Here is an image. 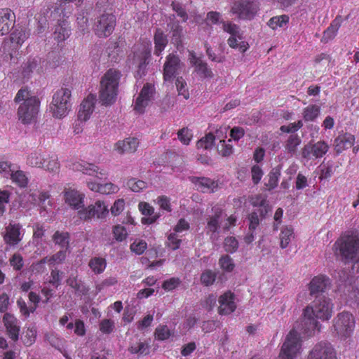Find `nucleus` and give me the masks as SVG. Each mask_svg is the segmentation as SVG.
Masks as SVG:
<instances>
[{
	"instance_id": "obj_1",
	"label": "nucleus",
	"mask_w": 359,
	"mask_h": 359,
	"mask_svg": "<svg viewBox=\"0 0 359 359\" xmlns=\"http://www.w3.org/2000/svg\"><path fill=\"white\" fill-rule=\"evenodd\" d=\"M333 306L330 299L316 296L312 305L304 309L301 323L287 335L277 359H294L302 348L300 334L310 337L319 332L321 325L317 319L328 320L332 316Z\"/></svg>"
},
{
	"instance_id": "obj_2",
	"label": "nucleus",
	"mask_w": 359,
	"mask_h": 359,
	"mask_svg": "<svg viewBox=\"0 0 359 359\" xmlns=\"http://www.w3.org/2000/svg\"><path fill=\"white\" fill-rule=\"evenodd\" d=\"M337 257L345 264L359 262V237L355 231H346L334 244Z\"/></svg>"
},
{
	"instance_id": "obj_3",
	"label": "nucleus",
	"mask_w": 359,
	"mask_h": 359,
	"mask_svg": "<svg viewBox=\"0 0 359 359\" xmlns=\"http://www.w3.org/2000/svg\"><path fill=\"white\" fill-rule=\"evenodd\" d=\"M19 103L18 109V119L23 124H30L34 121L39 110V100L27 88H21L14 99Z\"/></svg>"
},
{
	"instance_id": "obj_4",
	"label": "nucleus",
	"mask_w": 359,
	"mask_h": 359,
	"mask_svg": "<svg viewBox=\"0 0 359 359\" xmlns=\"http://www.w3.org/2000/svg\"><path fill=\"white\" fill-rule=\"evenodd\" d=\"M121 76L119 71L111 69L102 76L100 90L102 104L110 105L116 101Z\"/></svg>"
},
{
	"instance_id": "obj_5",
	"label": "nucleus",
	"mask_w": 359,
	"mask_h": 359,
	"mask_svg": "<svg viewBox=\"0 0 359 359\" xmlns=\"http://www.w3.org/2000/svg\"><path fill=\"white\" fill-rule=\"evenodd\" d=\"M212 214L207 217L205 231L210 234L211 239H217L222 230L227 231L231 226H235L236 218L231 215L223 222V210L215 205L212 208Z\"/></svg>"
},
{
	"instance_id": "obj_6",
	"label": "nucleus",
	"mask_w": 359,
	"mask_h": 359,
	"mask_svg": "<svg viewBox=\"0 0 359 359\" xmlns=\"http://www.w3.org/2000/svg\"><path fill=\"white\" fill-rule=\"evenodd\" d=\"M71 96V90L67 88H62L54 93L50 104L53 117L62 118L68 114L72 108Z\"/></svg>"
},
{
	"instance_id": "obj_7",
	"label": "nucleus",
	"mask_w": 359,
	"mask_h": 359,
	"mask_svg": "<svg viewBox=\"0 0 359 359\" xmlns=\"http://www.w3.org/2000/svg\"><path fill=\"white\" fill-rule=\"evenodd\" d=\"M50 195L48 191H29L24 194L20 200V205L22 208L30 209L32 205H38L40 208V213L44 216L43 212H48L53 206L50 200Z\"/></svg>"
},
{
	"instance_id": "obj_8",
	"label": "nucleus",
	"mask_w": 359,
	"mask_h": 359,
	"mask_svg": "<svg viewBox=\"0 0 359 359\" xmlns=\"http://www.w3.org/2000/svg\"><path fill=\"white\" fill-rule=\"evenodd\" d=\"M151 44L149 41H142L133 46V54L129 56V60L137 67V74L140 76L146 73V67L151 56Z\"/></svg>"
},
{
	"instance_id": "obj_9",
	"label": "nucleus",
	"mask_w": 359,
	"mask_h": 359,
	"mask_svg": "<svg viewBox=\"0 0 359 359\" xmlns=\"http://www.w3.org/2000/svg\"><path fill=\"white\" fill-rule=\"evenodd\" d=\"M355 323V318L351 313H339L333 320L334 331L341 339H346L353 334Z\"/></svg>"
},
{
	"instance_id": "obj_10",
	"label": "nucleus",
	"mask_w": 359,
	"mask_h": 359,
	"mask_svg": "<svg viewBox=\"0 0 359 359\" xmlns=\"http://www.w3.org/2000/svg\"><path fill=\"white\" fill-rule=\"evenodd\" d=\"M259 8V4L255 1L241 0L233 4L230 13L236 15L239 19L251 20L256 15Z\"/></svg>"
},
{
	"instance_id": "obj_11",
	"label": "nucleus",
	"mask_w": 359,
	"mask_h": 359,
	"mask_svg": "<svg viewBox=\"0 0 359 359\" xmlns=\"http://www.w3.org/2000/svg\"><path fill=\"white\" fill-rule=\"evenodd\" d=\"M116 25V17L111 13H104L97 17L93 29L98 37H107L111 34Z\"/></svg>"
},
{
	"instance_id": "obj_12",
	"label": "nucleus",
	"mask_w": 359,
	"mask_h": 359,
	"mask_svg": "<svg viewBox=\"0 0 359 359\" xmlns=\"http://www.w3.org/2000/svg\"><path fill=\"white\" fill-rule=\"evenodd\" d=\"M156 93L154 86L151 83H146L137 94L134 104V110L140 114L144 112L153 101Z\"/></svg>"
},
{
	"instance_id": "obj_13",
	"label": "nucleus",
	"mask_w": 359,
	"mask_h": 359,
	"mask_svg": "<svg viewBox=\"0 0 359 359\" xmlns=\"http://www.w3.org/2000/svg\"><path fill=\"white\" fill-rule=\"evenodd\" d=\"M109 213L107 205L102 201H97L94 204L88 205L78 212L80 219L89 220L93 217L103 219Z\"/></svg>"
},
{
	"instance_id": "obj_14",
	"label": "nucleus",
	"mask_w": 359,
	"mask_h": 359,
	"mask_svg": "<svg viewBox=\"0 0 359 359\" xmlns=\"http://www.w3.org/2000/svg\"><path fill=\"white\" fill-rule=\"evenodd\" d=\"M25 229L20 223L10 222L6 227L3 234L5 243L9 246L17 245L22 240Z\"/></svg>"
},
{
	"instance_id": "obj_15",
	"label": "nucleus",
	"mask_w": 359,
	"mask_h": 359,
	"mask_svg": "<svg viewBox=\"0 0 359 359\" xmlns=\"http://www.w3.org/2000/svg\"><path fill=\"white\" fill-rule=\"evenodd\" d=\"M72 168L74 171H79L83 174L94 176L98 179L106 177L108 175L105 170L100 168L95 164L85 161H78L72 163Z\"/></svg>"
},
{
	"instance_id": "obj_16",
	"label": "nucleus",
	"mask_w": 359,
	"mask_h": 359,
	"mask_svg": "<svg viewBox=\"0 0 359 359\" xmlns=\"http://www.w3.org/2000/svg\"><path fill=\"white\" fill-rule=\"evenodd\" d=\"M329 146L324 141H318L311 144H309L304 146L302 149V157L311 160L323 157L328 151Z\"/></svg>"
},
{
	"instance_id": "obj_17",
	"label": "nucleus",
	"mask_w": 359,
	"mask_h": 359,
	"mask_svg": "<svg viewBox=\"0 0 359 359\" xmlns=\"http://www.w3.org/2000/svg\"><path fill=\"white\" fill-rule=\"evenodd\" d=\"M308 359H337L334 348L329 343L320 342L311 351Z\"/></svg>"
},
{
	"instance_id": "obj_18",
	"label": "nucleus",
	"mask_w": 359,
	"mask_h": 359,
	"mask_svg": "<svg viewBox=\"0 0 359 359\" xmlns=\"http://www.w3.org/2000/svg\"><path fill=\"white\" fill-rule=\"evenodd\" d=\"M181 63L179 57L174 54H169L163 67V77L165 81H170L175 76Z\"/></svg>"
},
{
	"instance_id": "obj_19",
	"label": "nucleus",
	"mask_w": 359,
	"mask_h": 359,
	"mask_svg": "<svg viewBox=\"0 0 359 359\" xmlns=\"http://www.w3.org/2000/svg\"><path fill=\"white\" fill-rule=\"evenodd\" d=\"M64 198L67 204L73 209L79 210L83 208L85 194L78 190L73 189H65L64 190Z\"/></svg>"
},
{
	"instance_id": "obj_20",
	"label": "nucleus",
	"mask_w": 359,
	"mask_h": 359,
	"mask_svg": "<svg viewBox=\"0 0 359 359\" xmlns=\"http://www.w3.org/2000/svg\"><path fill=\"white\" fill-rule=\"evenodd\" d=\"M222 29L224 32L230 34L228 39L229 46L233 48H237L238 41L243 39V32L239 26L231 22H222Z\"/></svg>"
},
{
	"instance_id": "obj_21",
	"label": "nucleus",
	"mask_w": 359,
	"mask_h": 359,
	"mask_svg": "<svg viewBox=\"0 0 359 359\" xmlns=\"http://www.w3.org/2000/svg\"><path fill=\"white\" fill-rule=\"evenodd\" d=\"M3 322L9 337L16 341L19 338L20 322L12 314L6 313L3 317Z\"/></svg>"
},
{
	"instance_id": "obj_22",
	"label": "nucleus",
	"mask_w": 359,
	"mask_h": 359,
	"mask_svg": "<svg viewBox=\"0 0 359 359\" xmlns=\"http://www.w3.org/2000/svg\"><path fill=\"white\" fill-rule=\"evenodd\" d=\"M96 102V96L92 94L88 95L87 97L83 100L78 113V118L79 121H86L90 118L95 109Z\"/></svg>"
},
{
	"instance_id": "obj_23",
	"label": "nucleus",
	"mask_w": 359,
	"mask_h": 359,
	"mask_svg": "<svg viewBox=\"0 0 359 359\" xmlns=\"http://www.w3.org/2000/svg\"><path fill=\"white\" fill-rule=\"evenodd\" d=\"M218 312L221 315H229L233 312L236 308L235 296L231 292H226L219 298Z\"/></svg>"
},
{
	"instance_id": "obj_24",
	"label": "nucleus",
	"mask_w": 359,
	"mask_h": 359,
	"mask_svg": "<svg viewBox=\"0 0 359 359\" xmlns=\"http://www.w3.org/2000/svg\"><path fill=\"white\" fill-rule=\"evenodd\" d=\"M139 145V141L135 137H127L125 140L118 141L114 147V149L119 154L125 153H134Z\"/></svg>"
},
{
	"instance_id": "obj_25",
	"label": "nucleus",
	"mask_w": 359,
	"mask_h": 359,
	"mask_svg": "<svg viewBox=\"0 0 359 359\" xmlns=\"http://www.w3.org/2000/svg\"><path fill=\"white\" fill-rule=\"evenodd\" d=\"M15 15L9 8L0 9V35L7 34L13 27Z\"/></svg>"
},
{
	"instance_id": "obj_26",
	"label": "nucleus",
	"mask_w": 359,
	"mask_h": 359,
	"mask_svg": "<svg viewBox=\"0 0 359 359\" xmlns=\"http://www.w3.org/2000/svg\"><path fill=\"white\" fill-rule=\"evenodd\" d=\"M138 208L140 212L144 215L142 219V223L144 224H151L160 217L159 214L154 212V208L147 202H140Z\"/></svg>"
},
{
	"instance_id": "obj_27",
	"label": "nucleus",
	"mask_w": 359,
	"mask_h": 359,
	"mask_svg": "<svg viewBox=\"0 0 359 359\" xmlns=\"http://www.w3.org/2000/svg\"><path fill=\"white\" fill-rule=\"evenodd\" d=\"M87 187L92 191L102 194H111L118 192V187L111 182L101 184L95 181L87 182Z\"/></svg>"
},
{
	"instance_id": "obj_28",
	"label": "nucleus",
	"mask_w": 359,
	"mask_h": 359,
	"mask_svg": "<svg viewBox=\"0 0 359 359\" xmlns=\"http://www.w3.org/2000/svg\"><path fill=\"white\" fill-rule=\"evenodd\" d=\"M191 182L203 192H214L218 185L216 181L207 177H192Z\"/></svg>"
},
{
	"instance_id": "obj_29",
	"label": "nucleus",
	"mask_w": 359,
	"mask_h": 359,
	"mask_svg": "<svg viewBox=\"0 0 359 359\" xmlns=\"http://www.w3.org/2000/svg\"><path fill=\"white\" fill-rule=\"evenodd\" d=\"M354 142L355 137L351 134L345 133L339 135L334 140V149L337 154H339L344 149L351 148Z\"/></svg>"
},
{
	"instance_id": "obj_30",
	"label": "nucleus",
	"mask_w": 359,
	"mask_h": 359,
	"mask_svg": "<svg viewBox=\"0 0 359 359\" xmlns=\"http://www.w3.org/2000/svg\"><path fill=\"white\" fill-rule=\"evenodd\" d=\"M46 152L41 149L32 151L27 155L26 163L31 167L42 169L43 162L46 160Z\"/></svg>"
},
{
	"instance_id": "obj_31",
	"label": "nucleus",
	"mask_w": 359,
	"mask_h": 359,
	"mask_svg": "<svg viewBox=\"0 0 359 359\" xmlns=\"http://www.w3.org/2000/svg\"><path fill=\"white\" fill-rule=\"evenodd\" d=\"M330 284L329 278L323 276L314 277L310 284L309 290L311 295L323 292Z\"/></svg>"
},
{
	"instance_id": "obj_32",
	"label": "nucleus",
	"mask_w": 359,
	"mask_h": 359,
	"mask_svg": "<svg viewBox=\"0 0 359 359\" xmlns=\"http://www.w3.org/2000/svg\"><path fill=\"white\" fill-rule=\"evenodd\" d=\"M191 62L196 67L197 73L204 78L212 77L213 74L207 64L204 63L201 59L196 57L194 54L191 53Z\"/></svg>"
},
{
	"instance_id": "obj_33",
	"label": "nucleus",
	"mask_w": 359,
	"mask_h": 359,
	"mask_svg": "<svg viewBox=\"0 0 359 359\" xmlns=\"http://www.w3.org/2000/svg\"><path fill=\"white\" fill-rule=\"evenodd\" d=\"M60 168V164L57 155L46 153L42 169L51 173H57Z\"/></svg>"
},
{
	"instance_id": "obj_34",
	"label": "nucleus",
	"mask_w": 359,
	"mask_h": 359,
	"mask_svg": "<svg viewBox=\"0 0 359 359\" xmlns=\"http://www.w3.org/2000/svg\"><path fill=\"white\" fill-rule=\"evenodd\" d=\"M301 143L302 140L297 134H291L285 142V151L292 156L297 153V148Z\"/></svg>"
},
{
	"instance_id": "obj_35",
	"label": "nucleus",
	"mask_w": 359,
	"mask_h": 359,
	"mask_svg": "<svg viewBox=\"0 0 359 359\" xmlns=\"http://www.w3.org/2000/svg\"><path fill=\"white\" fill-rule=\"evenodd\" d=\"M341 17H337L323 33V41L327 42L334 38L341 26Z\"/></svg>"
},
{
	"instance_id": "obj_36",
	"label": "nucleus",
	"mask_w": 359,
	"mask_h": 359,
	"mask_svg": "<svg viewBox=\"0 0 359 359\" xmlns=\"http://www.w3.org/2000/svg\"><path fill=\"white\" fill-rule=\"evenodd\" d=\"M167 43L168 39L166 36L161 29H157L154 34V54L156 55H159L165 49Z\"/></svg>"
},
{
	"instance_id": "obj_37",
	"label": "nucleus",
	"mask_w": 359,
	"mask_h": 359,
	"mask_svg": "<svg viewBox=\"0 0 359 359\" xmlns=\"http://www.w3.org/2000/svg\"><path fill=\"white\" fill-rule=\"evenodd\" d=\"M41 68V59L39 57L29 59L23 67L22 74L24 77H28L31 73L39 72Z\"/></svg>"
},
{
	"instance_id": "obj_38",
	"label": "nucleus",
	"mask_w": 359,
	"mask_h": 359,
	"mask_svg": "<svg viewBox=\"0 0 359 359\" xmlns=\"http://www.w3.org/2000/svg\"><path fill=\"white\" fill-rule=\"evenodd\" d=\"M294 238V230L291 226H285L281 229L280 233V247L285 248L291 241Z\"/></svg>"
},
{
	"instance_id": "obj_39",
	"label": "nucleus",
	"mask_w": 359,
	"mask_h": 359,
	"mask_svg": "<svg viewBox=\"0 0 359 359\" xmlns=\"http://www.w3.org/2000/svg\"><path fill=\"white\" fill-rule=\"evenodd\" d=\"M9 177L12 180L13 182L15 183L20 187H25L28 184V177L22 170H15L13 169Z\"/></svg>"
},
{
	"instance_id": "obj_40",
	"label": "nucleus",
	"mask_w": 359,
	"mask_h": 359,
	"mask_svg": "<svg viewBox=\"0 0 359 359\" xmlns=\"http://www.w3.org/2000/svg\"><path fill=\"white\" fill-rule=\"evenodd\" d=\"M320 112V107L316 104L309 105L303 111L304 119L306 121H313L319 116Z\"/></svg>"
},
{
	"instance_id": "obj_41",
	"label": "nucleus",
	"mask_w": 359,
	"mask_h": 359,
	"mask_svg": "<svg viewBox=\"0 0 359 359\" xmlns=\"http://www.w3.org/2000/svg\"><path fill=\"white\" fill-rule=\"evenodd\" d=\"M53 240L56 245L67 250L69 243V236L67 232L56 231L53 236Z\"/></svg>"
},
{
	"instance_id": "obj_42",
	"label": "nucleus",
	"mask_w": 359,
	"mask_h": 359,
	"mask_svg": "<svg viewBox=\"0 0 359 359\" xmlns=\"http://www.w3.org/2000/svg\"><path fill=\"white\" fill-rule=\"evenodd\" d=\"M88 266L94 273L99 274L104 271L107 263L104 258L94 257L90 260Z\"/></svg>"
},
{
	"instance_id": "obj_43",
	"label": "nucleus",
	"mask_w": 359,
	"mask_h": 359,
	"mask_svg": "<svg viewBox=\"0 0 359 359\" xmlns=\"http://www.w3.org/2000/svg\"><path fill=\"white\" fill-rule=\"evenodd\" d=\"M29 34L23 29H16L11 34V41L17 46L22 45L28 38Z\"/></svg>"
},
{
	"instance_id": "obj_44",
	"label": "nucleus",
	"mask_w": 359,
	"mask_h": 359,
	"mask_svg": "<svg viewBox=\"0 0 359 359\" xmlns=\"http://www.w3.org/2000/svg\"><path fill=\"white\" fill-rule=\"evenodd\" d=\"M70 29L65 23L56 27L54 32V38L58 42L63 41L69 36Z\"/></svg>"
},
{
	"instance_id": "obj_45",
	"label": "nucleus",
	"mask_w": 359,
	"mask_h": 359,
	"mask_svg": "<svg viewBox=\"0 0 359 359\" xmlns=\"http://www.w3.org/2000/svg\"><path fill=\"white\" fill-rule=\"evenodd\" d=\"M231 139H229L227 141L224 140H220L219 143L217 145V150L219 154L222 156H229L233 154V146L230 144Z\"/></svg>"
},
{
	"instance_id": "obj_46",
	"label": "nucleus",
	"mask_w": 359,
	"mask_h": 359,
	"mask_svg": "<svg viewBox=\"0 0 359 359\" xmlns=\"http://www.w3.org/2000/svg\"><path fill=\"white\" fill-rule=\"evenodd\" d=\"M280 176V169L279 168H275L271 170L268 175V182L266 183V186L269 190L277 187Z\"/></svg>"
},
{
	"instance_id": "obj_47",
	"label": "nucleus",
	"mask_w": 359,
	"mask_h": 359,
	"mask_svg": "<svg viewBox=\"0 0 359 359\" xmlns=\"http://www.w3.org/2000/svg\"><path fill=\"white\" fill-rule=\"evenodd\" d=\"M289 21V17L286 15L280 16H276L271 18L269 22L268 25L273 29H276L278 27H283Z\"/></svg>"
},
{
	"instance_id": "obj_48",
	"label": "nucleus",
	"mask_w": 359,
	"mask_h": 359,
	"mask_svg": "<svg viewBox=\"0 0 359 359\" xmlns=\"http://www.w3.org/2000/svg\"><path fill=\"white\" fill-rule=\"evenodd\" d=\"M11 192L9 190H0V217L6 212V205L10 201Z\"/></svg>"
},
{
	"instance_id": "obj_49",
	"label": "nucleus",
	"mask_w": 359,
	"mask_h": 359,
	"mask_svg": "<svg viewBox=\"0 0 359 359\" xmlns=\"http://www.w3.org/2000/svg\"><path fill=\"white\" fill-rule=\"evenodd\" d=\"M127 187L134 192H139L147 187V183L142 180L132 178L127 182Z\"/></svg>"
},
{
	"instance_id": "obj_50",
	"label": "nucleus",
	"mask_w": 359,
	"mask_h": 359,
	"mask_svg": "<svg viewBox=\"0 0 359 359\" xmlns=\"http://www.w3.org/2000/svg\"><path fill=\"white\" fill-rule=\"evenodd\" d=\"M171 336V332L166 325H158L155 330V337L158 340H165Z\"/></svg>"
},
{
	"instance_id": "obj_51",
	"label": "nucleus",
	"mask_w": 359,
	"mask_h": 359,
	"mask_svg": "<svg viewBox=\"0 0 359 359\" xmlns=\"http://www.w3.org/2000/svg\"><path fill=\"white\" fill-rule=\"evenodd\" d=\"M215 137L209 133L203 138L197 142L196 146L198 148H203L205 149H210L213 144Z\"/></svg>"
},
{
	"instance_id": "obj_52",
	"label": "nucleus",
	"mask_w": 359,
	"mask_h": 359,
	"mask_svg": "<svg viewBox=\"0 0 359 359\" xmlns=\"http://www.w3.org/2000/svg\"><path fill=\"white\" fill-rule=\"evenodd\" d=\"M48 264L50 265L62 263L66 258V250H61L51 257H46Z\"/></svg>"
},
{
	"instance_id": "obj_53",
	"label": "nucleus",
	"mask_w": 359,
	"mask_h": 359,
	"mask_svg": "<svg viewBox=\"0 0 359 359\" xmlns=\"http://www.w3.org/2000/svg\"><path fill=\"white\" fill-rule=\"evenodd\" d=\"M36 337V329L34 327H29L25 332L22 340L26 346H31L33 343H34Z\"/></svg>"
},
{
	"instance_id": "obj_54",
	"label": "nucleus",
	"mask_w": 359,
	"mask_h": 359,
	"mask_svg": "<svg viewBox=\"0 0 359 359\" xmlns=\"http://www.w3.org/2000/svg\"><path fill=\"white\" fill-rule=\"evenodd\" d=\"M130 351L132 353L147 354L149 352V346L144 342L139 341L133 344Z\"/></svg>"
},
{
	"instance_id": "obj_55",
	"label": "nucleus",
	"mask_w": 359,
	"mask_h": 359,
	"mask_svg": "<svg viewBox=\"0 0 359 359\" xmlns=\"http://www.w3.org/2000/svg\"><path fill=\"white\" fill-rule=\"evenodd\" d=\"M88 18L84 15L83 13L77 15L76 22L78 29L82 33V34H84L86 32H88Z\"/></svg>"
},
{
	"instance_id": "obj_56",
	"label": "nucleus",
	"mask_w": 359,
	"mask_h": 359,
	"mask_svg": "<svg viewBox=\"0 0 359 359\" xmlns=\"http://www.w3.org/2000/svg\"><path fill=\"white\" fill-rule=\"evenodd\" d=\"M177 136L178 139L182 144L188 145L193 137V135L190 130L184 128L178 131Z\"/></svg>"
},
{
	"instance_id": "obj_57",
	"label": "nucleus",
	"mask_w": 359,
	"mask_h": 359,
	"mask_svg": "<svg viewBox=\"0 0 359 359\" xmlns=\"http://www.w3.org/2000/svg\"><path fill=\"white\" fill-rule=\"evenodd\" d=\"M216 278V273L211 270H205L201 276V280L206 286L212 285Z\"/></svg>"
},
{
	"instance_id": "obj_58",
	"label": "nucleus",
	"mask_w": 359,
	"mask_h": 359,
	"mask_svg": "<svg viewBox=\"0 0 359 359\" xmlns=\"http://www.w3.org/2000/svg\"><path fill=\"white\" fill-rule=\"evenodd\" d=\"M147 244L142 240H135L131 245V250L137 255L142 254L147 249Z\"/></svg>"
},
{
	"instance_id": "obj_59",
	"label": "nucleus",
	"mask_w": 359,
	"mask_h": 359,
	"mask_svg": "<svg viewBox=\"0 0 359 359\" xmlns=\"http://www.w3.org/2000/svg\"><path fill=\"white\" fill-rule=\"evenodd\" d=\"M176 87L179 95H182L184 99H188L189 94L187 90V83L182 77H178L176 80Z\"/></svg>"
},
{
	"instance_id": "obj_60",
	"label": "nucleus",
	"mask_w": 359,
	"mask_h": 359,
	"mask_svg": "<svg viewBox=\"0 0 359 359\" xmlns=\"http://www.w3.org/2000/svg\"><path fill=\"white\" fill-rule=\"evenodd\" d=\"M10 264L15 270H21L24 265L22 255L19 253H15L10 259Z\"/></svg>"
},
{
	"instance_id": "obj_61",
	"label": "nucleus",
	"mask_w": 359,
	"mask_h": 359,
	"mask_svg": "<svg viewBox=\"0 0 359 359\" xmlns=\"http://www.w3.org/2000/svg\"><path fill=\"white\" fill-rule=\"evenodd\" d=\"M220 267L226 271H231L234 268V264L228 255L222 256L219 261Z\"/></svg>"
},
{
	"instance_id": "obj_62",
	"label": "nucleus",
	"mask_w": 359,
	"mask_h": 359,
	"mask_svg": "<svg viewBox=\"0 0 359 359\" xmlns=\"http://www.w3.org/2000/svg\"><path fill=\"white\" fill-rule=\"evenodd\" d=\"M114 236L118 241H123L127 237L128 232L126 228L121 225H116L113 229Z\"/></svg>"
},
{
	"instance_id": "obj_63",
	"label": "nucleus",
	"mask_w": 359,
	"mask_h": 359,
	"mask_svg": "<svg viewBox=\"0 0 359 359\" xmlns=\"http://www.w3.org/2000/svg\"><path fill=\"white\" fill-rule=\"evenodd\" d=\"M181 244L180 239L176 233H170L168 236L167 245L173 250L178 249Z\"/></svg>"
},
{
	"instance_id": "obj_64",
	"label": "nucleus",
	"mask_w": 359,
	"mask_h": 359,
	"mask_svg": "<svg viewBox=\"0 0 359 359\" xmlns=\"http://www.w3.org/2000/svg\"><path fill=\"white\" fill-rule=\"evenodd\" d=\"M238 248V242L234 237H227L224 241V248L226 252H234Z\"/></svg>"
}]
</instances>
